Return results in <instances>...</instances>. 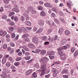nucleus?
<instances>
[{
    "label": "nucleus",
    "instance_id": "obj_1",
    "mask_svg": "<svg viewBox=\"0 0 78 78\" xmlns=\"http://www.w3.org/2000/svg\"><path fill=\"white\" fill-rule=\"evenodd\" d=\"M49 60V59L46 57H43L40 60V62H42L43 63L41 64V67L40 68L41 69H43L44 70H46L47 68H46V64H47L46 61H48Z\"/></svg>",
    "mask_w": 78,
    "mask_h": 78
},
{
    "label": "nucleus",
    "instance_id": "obj_2",
    "mask_svg": "<svg viewBox=\"0 0 78 78\" xmlns=\"http://www.w3.org/2000/svg\"><path fill=\"white\" fill-rule=\"evenodd\" d=\"M32 41L35 44H38L39 43V39L37 37H34L33 38Z\"/></svg>",
    "mask_w": 78,
    "mask_h": 78
},
{
    "label": "nucleus",
    "instance_id": "obj_3",
    "mask_svg": "<svg viewBox=\"0 0 78 78\" xmlns=\"http://www.w3.org/2000/svg\"><path fill=\"white\" fill-rule=\"evenodd\" d=\"M58 38V36L57 35H55L54 36L53 38H51L50 39V38L49 37V40L51 42H53V41H56L57 40V39Z\"/></svg>",
    "mask_w": 78,
    "mask_h": 78
},
{
    "label": "nucleus",
    "instance_id": "obj_4",
    "mask_svg": "<svg viewBox=\"0 0 78 78\" xmlns=\"http://www.w3.org/2000/svg\"><path fill=\"white\" fill-rule=\"evenodd\" d=\"M61 58V59L63 61H65L66 60V55L64 54H63L62 55L60 56Z\"/></svg>",
    "mask_w": 78,
    "mask_h": 78
},
{
    "label": "nucleus",
    "instance_id": "obj_5",
    "mask_svg": "<svg viewBox=\"0 0 78 78\" xmlns=\"http://www.w3.org/2000/svg\"><path fill=\"white\" fill-rule=\"evenodd\" d=\"M44 6H47L48 8H51L52 7V5L50 3H46L44 4Z\"/></svg>",
    "mask_w": 78,
    "mask_h": 78
},
{
    "label": "nucleus",
    "instance_id": "obj_6",
    "mask_svg": "<svg viewBox=\"0 0 78 78\" xmlns=\"http://www.w3.org/2000/svg\"><path fill=\"white\" fill-rule=\"evenodd\" d=\"M38 24L41 27H43L44 24V22L43 21H39L38 22Z\"/></svg>",
    "mask_w": 78,
    "mask_h": 78
},
{
    "label": "nucleus",
    "instance_id": "obj_7",
    "mask_svg": "<svg viewBox=\"0 0 78 78\" xmlns=\"http://www.w3.org/2000/svg\"><path fill=\"white\" fill-rule=\"evenodd\" d=\"M66 42H67V40L66 39H64L62 40L61 42V45H64V44H66Z\"/></svg>",
    "mask_w": 78,
    "mask_h": 78
},
{
    "label": "nucleus",
    "instance_id": "obj_8",
    "mask_svg": "<svg viewBox=\"0 0 78 78\" xmlns=\"http://www.w3.org/2000/svg\"><path fill=\"white\" fill-rule=\"evenodd\" d=\"M28 47L29 48H34L35 47L34 45L32 44H28Z\"/></svg>",
    "mask_w": 78,
    "mask_h": 78
},
{
    "label": "nucleus",
    "instance_id": "obj_9",
    "mask_svg": "<svg viewBox=\"0 0 78 78\" xmlns=\"http://www.w3.org/2000/svg\"><path fill=\"white\" fill-rule=\"evenodd\" d=\"M47 54L48 55H53L55 54V52L53 51H48Z\"/></svg>",
    "mask_w": 78,
    "mask_h": 78
},
{
    "label": "nucleus",
    "instance_id": "obj_10",
    "mask_svg": "<svg viewBox=\"0 0 78 78\" xmlns=\"http://www.w3.org/2000/svg\"><path fill=\"white\" fill-rule=\"evenodd\" d=\"M41 54L42 55H44L46 54V51L44 50H41Z\"/></svg>",
    "mask_w": 78,
    "mask_h": 78
},
{
    "label": "nucleus",
    "instance_id": "obj_11",
    "mask_svg": "<svg viewBox=\"0 0 78 78\" xmlns=\"http://www.w3.org/2000/svg\"><path fill=\"white\" fill-rule=\"evenodd\" d=\"M42 69L41 72L42 73H41L40 74V76H43L44 74H45V72L44 70H44L43 69Z\"/></svg>",
    "mask_w": 78,
    "mask_h": 78
},
{
    "label": "nucleus",
    "instance_id": "obj_12",
    "mask_svg": "<svg viewBox=\"0 0 78 78\" xmlns=\"http://www.w3.org/2000/svg\"><path fill=\"white\" fill-rule=\"evenodd\" d=\"M32 72V69H30L29 70L27 71V73H26V75H28L30 74Z\"/></svg>",
    "mask_w": 78,
    "mask_h": 78
},
{
    "label": "nucleus",
    "instance_id": "obj_13",
    "mask_svg": "<svg viewBox=\"0 0 78 78\" xmlns=\"http://www.w3.org/2000/svg\"><path fill=\"white\" fill-rule=\"evenodd\" d=\"M40 15L41 16L44 17L46 15V13L42 11L40 13Z\"/></svg>",
    "mask_w": 78,
    "mask_h": 78
},
{
    "label": "nucleus",
    "instance_id": "obj_14",
    "mask_svg": "<svg viewBox=\"0 0 78 78\" xmlns=\"http://www.w3.org/2000/svg\"><path fill=\"white\" fill-rule=\"evenodd\" d=\"M22 31L23 33H24L28 32V30H26V29H25L24 27L22 28Z\"/></svg>",
    "mask_w": 78,
    "mask_h": 78
},
{
    "label": "nucleus",
    "instance_id": "obj_15",
    "mask_svg": "<svg viewBox=\"0 0 78 78\" xmlns=\"http://www.w3.org/2000/svg\"><path fill=\"white\" fill-rule=\"evenodd\" d=\"M22 31L23 33H24L28 32V30H26V29H25L24 27L22 28Z\"/></svg>",
    "mask_w": 78,
    "mask_h": 78
},
{
    "label": "nucleus",
    "instance_id": "obj_16",
    "mask_svg": "<svg viewBox=\"0 0 78 78\" xmlns=\"http://www.w3.org/2000/svg\"><path fill=\"white\" fill-rule=\"evenodd\" d=\"M64 31V30L62 28H60L58 31V33L59 34H62V33L63 31Z\"/></svg>",
    "mask_w": 78,
    "mask_h": 78
},
{
    "label": "nucleus",
    "instance_id": "obj_17",
    "mask_svg": "<svg viewBox=\"0 0 78 78\" xmlns=\"http://www.w3.org/2000/svg\"><path fill=\"white\" fill-rule=\"evenodd\" d=\"M6 58L4 57L2 59V64H4L6 62Z\"/></svg>",
    "mask_w": 78,
    "mask_h": 78
},
{
    "label": "nucleus",
    "instance_id": "obj_18",
    "mask_svg": "<svg viewBox=\"0 0 78 78\" xmlns=\"http://www.w3.org/2000/svg\"><path fill=\"white\" fill-rule=\"evenodd\" d=\"M6 73L2 72V78H6Z\"/></svg>",
    "mask_w": 78,
    "mask_h": 78
},
{
    "label": "nucleus",
    "instance_id": "obj_19",
    "mask_svg": "<svg viewBox=\"0 0 78 78\" xmlns=\"http://www.w3.org/2000/svg\"><path fill=\"white\" fill-rule=\"evenodd\" d=\"M23 49H24V50H25V51H29V49L27 47L25 46H23Z\"/></svg>",
    "mask_w": 78,
    "mask_h": 78
},
{
    "label": "nucleus",
    "instance_id": "obj_20",
    "mask_svg": "<svg viewBox=\"0 0 78 78\" xmlns=\"http://www.w3.org/2000/svg\"><path fill=\"white\" fill-rule=\"evenodd\" d=\"M69 72V71L67 70L66 69H63L62 72V73H67Z\"/></svg>",
    "mask_w": 78,
    "mask_h": 78
},
{
    "label": "nucleus",
    "instance_id": "obj_21",
    "mask_svg": "<svg viewBox=\"0 0 78 78\" xmlns=\"http://www.w3.org/2000/svg\"><path fill=\"white\" fill-rule=\"evenodd\" d=\"M57 74H58V71H55L53 72V75L54 77H56L57 76Z\"/></svg>",
    "mask_w": 78,
    "mask_h": 78
},
{
    "label": "nucleus",
    "instance_id": "obj_22",
    "mask_svg": "<svg viewBox=\"0 0 78 78\" xmlns=\"http://www.w3.org/2000/svg\"><path fill=\"white\" fill-rule=\"evenodd\" d=\"M51 24H50V27H52L53 26H54V27H56V25L54 23V22H52L51 23Z\"/></svg>",
    "mask_w": 78,
    "mask_h": 78
},
{
    "label": "nucleus",
    "instance_id": "obj_23",
    "mask_svg": "<svg viewBox=\"0 0 78 78\" xmlns=\"http://www.w3.org/2000/svg\"><path fill=\"white\" fill-rule=\"evenodd\" d=\"M25 23L27 25H28L29 26H30L31 25V23L29 21H27L25 22Z\"/></svg>",
    "mask_w": 78,
    "mask_h": 78
},
{
    "label": "nucleus",
    "instance_id": "obj_24",
    "mask_svg": "<svg viewBox=\"0 0 78 78\" xmlns=\"http://www.w3.org/2000/svg\"><path fill=\"white\" fill-rule=\"evenodd\" d=\"M8 69L6 68H4L3 69V71H2V72H4L5 73H7V72L8 73H9V72H8Z\"/></svg>",
    "mask_w": 78,
    "mask_h": 78
},
{
    "label": "nucleus",
    "instance_id": "obj_25",
    "mask_svg": "<svg viewBox=\"0 0 78 78\" xmlns=\"http://www.w3.org/2000/svg\"><path fill=\"white\" fill-rule=\"evenodd\" d=\"M78 55V51H76L74 53V58H76Z\"/></svg>",
    "mask_w": 78,
    "mask_h": 78
},
{
    "label": "nucleus",
    "instance_id": "obj_26",
    "mask_svg": "<svg viewBox=\"0 0 78 78\" xmlns=\"http://www.w3.org/2000/svg\"><path fill=\"white\" fill-rule=\"evenodd\" d=\"M9 30L10 31H13L14 30V28L12 27H9Z\"/></svg>",
    "mask_w": 78,
    "mask_h": 78
},
{
    "label": "nucleus",
    "instance_id": "obj_27",
    "mask_svg": "<svg viewBox=\"0 0 78 78\" xmlns=\"http://www.w3.org/2000/svg\"><path fill=\"white\" fill-rule=\"evenodd\" d=\"M20 19L22 22H24V21L25 20V18L24 17L21 16L20 17Z\"/></svg>",
    "mask_w": 78,
    "mask_h": 78
},
{
    "label": "nucleus",
    "instance_id": "obj_28",
    "mask_svg": "<svg viewBox=\"0 0 78 78\" xmlns=\"http://www.w3.org/2000/svg\"><path fill=\"white\" fill-rule=\"evenodd\" d=\"M52 10L53 11L55 12L56 13H58V12L57 11V10L55 7H52Z\"/></svg>",
    "mask_w": 78,
    "mask_h": 78
},
{
    "label": "nucleus",
    "instance_id": "obj_29",
    "mask_svg": "<svg viewBox=\"0 0 78 78\" xmlns=\"http://www.w3.org/2000/svg\"><path fill=\"white\" fill-rule=\"evenodd\" d=\"M32 76H33V77H34V78H36L37 77V76L36 72H34L32 74Z\"/></svg>",
    "mask_w": 78,
    "mask_h": 78
},
{
    "label": "nucleus",
    "instance_id": "obj_30",
    "mask_svg": "<svg viewBox=\"0 0 78 78\" xmlns=\"http://www.w3.org/2000/svg\"><path fill=\"white\" fill-rule=\"evenodd\" d=\"M42 40L43 41H47V37L45 36L43 37L42 38Z\"/></svg>",
    "mask_w": 78,
    "mask_h": 78
},
{
    "label": "nucleus",
    "instance_id": "obj_31",
    "mask_svg": "<svg viewBox=\"0 0 78 78\" xmlns=\"http://www.w3.org/2000/svg\"><path fill=\"white\" fill-rule=\"evenodd\" d=\"M41 51V50L38 49H36L35 50V52L36 53H39Z\"/></svg>",
    "mask_w": 78,
    "mask_h": 78
},
{
    "label": "nucleus",
    "instance_id": "obj_32",
    "mask_svg": "<svg viewBox=\"0 0 78 78\" xmlns=\"http://www.w3.org/2000/svg\"><path fill=\"white\" fill-rule=\"evenodd\" d=\"M28 34H25L22 35V38H24L25 37H28Z\"/></svg>",
    "mask_w": 78,
    "mask_h": 78
},
{
    "label": "nucleus",
    "instance_id": "obj_33",
    "mask_svg": "<svg viewBox=\"0 0 78 78\" xmlns=\"http://www.w3.org/2000/svg\"><path fill=\"white\" fill-rule=\"evenodd\" d=\"M22 58L21 57H18L16 58L15 60L16 61H20V60L22 59Z\"/></svg>",
    "mask_w": 78,
    "mask_h": 78
},
{
    "label": "nucleus",
    "instance_id": "obj_34",
    "mask_svg": "<svg viewBox=\"0 0 78 78\" xmlns=\"http://www.w3.org/2000/svg\"><path fill=\"white\" fill-rule=\"evenodd\" d=\"M19 64H20V63L19 62H16L14 63V65L15 66H19Z\"/></svg>",
    "mask_w": 78,
    "mask_h": 78
},
{
    "label": "nucleus",
    "instance_id": "obj_35",
    "mask_svg": "<svg viewBox=\"0 0 78 78\" xmlns=\"http://www.w3.org/2000/svg\"><path fill=\"white\" fill-rule=\"evenodd\" d=\"M15 14V13H14V12H11L9 13V17H11L12 16H13V15H14Z\"/></svg>",
    "mask_w": 78,
    "mask_h": 78
},
{
    "label": "nucleus",
    "instance_id": "obj_36",
    "mask_svg": "<svg viewBox=\"0 0 78 78\" xmlns=\"http://www.w3.org/2000/svg\"><path fill=\"white\" fill-rule=\"evenodd\" d=\"M28 10L29 11H31L33 10V7H29L27 8Z\"/></svg>",
    "mask_w": 78,
    "mask_h": 78
},
{
    "label": "nucleus",
    "instance_id": "obj_37",
    "mask_svg": "<svg viewBox=\"0 0 78 78\" xmlns=\"http://www.w3.org/2000/svg\"><path fill=\"white\" fill-rule=\"evenodd\" d=\"M24 59L26 60H29L30 59V56H26L24 57Z\"/></svg>",
    "mask_w": 78,
    "mask_h": 78
},
{
    "label": "nucleus",
    "instance_id": "obj_38",
    "mask_svg": "<svg viewBox=\"0 0 78 78\" xmlns=\"http://www.w3.org/2000/svg\"><path fill=\"white\" fill-rule=\"evenodd\" d=\"M75 49L74 47H72L71 49V51L72 53H73L75 51Z\"/></svg>",
    "mask_w": 78,
    "mask_h": 78
},
{
    "label": "nucleus",
    "instance_id": "obj_39",
    "mask_svg": "<svg viewBox=\"0 0 78 78\" xmlns=\"http://www.w3.org/2000/svg\"><path fill=\"white\" fill-rule=\"evenodd\" d=\"M39 63H37L34 65V67L36 68H39Z\"/></svg>",
    "mask_w": 78,
    "mask_h": 78
},
{
    "label": "nucleus",
    "instance_id": "obj_40",
    "mask_svg": "<svg viewBox=\"0 0 78 78\" xmlns=\"http://www.w3.org/2000/svg\"><path fill=\"white\" fill-rule=\"evenodd\" d=\"M7 67H10L11 66V63L9 62H7L6 64Z\"/></svg>",
    "mask_w": 78,
    "mask_h": 78
},
{
    "label": "nucleus",
    "instance_id": "obj_41",
    "mask_svg": "<svg viewBox=\"0 0 78 78\" xmlns=\"http://www.w3.org/2000/svg\"><path fill=\"white\" fill-rule=\"evenodd\" d=\"M42 31V29H39L37 31V33H41Z\"/></svg>",
    "mask_w": 78,
    "mask_h": 78
},
{
    "label": "nucleus",
    "instance_id": "obj_42",
    "mask_svg": "<svg viewBox=\"0 0 78 78\" xmlns=\"http://www.w3.org/2000/svg\"><path fill=\"white\" fill-rule=\"evenodd\" d=\"M9 60L11 62H12L13 61V58H12L11 57H9L8 58Z\"/></svg>",
    "mask_w": 78,
    "mask_h": 78
},
{
    "label": "nucleus",
    "instance_id": "obj_43",
    "mask_svg": "<svg viewBox=\"0 0 78 78\" xmlns=\"http://www.w3.org/2000/svg\"><path fill=\"white\" fill-rule=\"evenodd\" d=\"M59 20L60 21H61L62 22H63V23H66V21L64 20V19L62 18H60Z\"/></svg>",
    "mask_w": 78,
    "mask_h": 78
},
{
    "label": "nucleus",
    "instance_id": "obj_44",
    "mask_svg": "<svg viewBox=\"0 0 78 78\" xmlns=\"http://www.w3.org/2000/svg\"><path fill=\"white\" fill-rule=\"evenodd\" d=\"M7 18V16L6 15H3L2 16V19H6Z\"/></svg>",
    "mask_w": 78,
    "mask_h": 78
},
{
    "label": "nucleus",
    "instance_id": "obj_45",
    "mask_svg": "<svg viewBox=\"0 0 78 78\" xmlns=\"http://www.w3.org/2000/svg\"><path fill=\"white\" fill-rule=\"evenodd\" d=\"M62 50L63 49H62V47H60L57 48L58 51H61V50Z\"/></svg>",
    "mask_w": 78,
    "mask_h": 78
},
{
    "label": "nucleus",
    "instance_id": "obj_46",
    "mask_svg": "<svg viewBox=\"0 0 78 78\" xmlns=\"http://www.w3.org/2000/svg\"><path fill=\"white\" fill-rule=\"evenodd\" d=\"M9 0H3L5 4H8L9 3Z\"/></svg>",
    "mask_w": 78,
    "mask_h": 78
},
{
    "label": "nucleus",
    "instance_id": "obj_47",
    "mask_svg": "<svg viewBox=\"0 0 78 78\" xmlns=\"http://www.w3.org/2000/svg\"><path fill=\"white\" fill-rule=\"evenodd\" d=\"M11 34L12 38H14L16 37V35L14 33H12Z\"/></svg>",
    "mask_w": 78,
    "mask_h": 78
},
{
    "label": "nucleus",
    "instance_id": "obj_48",
    "mask_svg": "<svg viewBox=\"0 0 78 78\" xmlns=\"http://www.w3.org/2000/svg\"><path fill=\"white\" fill-rule=\"evenodd\" d=\"M8 46H7V45L6 44H4L3 46V48H4V49H6V48H7Z\"/></svg>",
    "mask_w": 78,
    "mask_h": 78
},
{
    "label": "nucleus",
    "instance_id": "obj_49",
    "mask_svg": "<svg viewBox=\"0 0 78 78\" xmlns=\"http://www.w3.org/2000/svg\"><path fill=\"white\" fill-rule=\"evenodd\" d=\"M14 20L17 22L18 20V17L17 16H15L14 17Z\"/></svg>",
    "mask_w": 78,
    "mask_h": 78
},
{
    "label": "nucleus",
    "instance_id": "obj_50",
    "mask_svg": "<svg viewBox=\"0 0 78 78\" xmlns=\"http://www.w3.org/2000/svg\"><path fill=\"white\" fill-rule=\"evenodd\" d=\"M25 16L26 20H29V16H28V15H26Z\"/></svg>",
    "mask_w": 78,
    "mask_h": 78
},
{
    "label": "nucleus",
    "instance_id": "obj_51",
    "mask_svg": "<svg viewBox=\"0 0 78 78\" xmlns=\"http://www.w3.org/2000/svg\"><path fill=\"white\" fill-rule=\"evenodd\" d=\"M3 35V31L1 30L0 31V36H2Z\"/></svg>",
    "mask_w": 78,
    "mask_h": 78
},
{
    "label": "nucleus",
    "instance_id": "obj_52",
    "mask_svg": "<svg viewBox=\"0 0 78 78\" xmlns=\"http://www.w3.org/2000/svg\"><path fill=\"white\" fill-rule=\"evenodd\" d=\"M30 39L28 37H25L24 39L25 41H29Z\"/></svg>",
    "mask_w": 78,
    "mask_h": 78
},
{
    "label": "nucleus",
    "instance_id": "obj_53",
    "mask_svg": "<svg viewBox=\"0 0 78 78\" xmlns=\"http://www.w3.org/2000/svg\"><path fill=\"white\" fill-rule=\"evenodd\" d=\"M31 12L33 14H35V13L36 12V11H35L34 10H32Z\"/></svg>",
    "mask_w": 78,
    "mask_h": 78
},
{
    "label": "nucleus",
    "instance_id": "obj_54",
    "mask_svg": "<svg viewBox=\"0 0 78 78\" xmlns=\"http://www.w3.org/2000/svg\"><path fill=\"white\" fill-rule=\"evenodd\" d=\"M10 45L11 47H15V44H14L13 42L10 43Z\"/></svg>",
    "mask_w": 78,
    "mask_h": 78
},
{
    "label": "nucleus",
    "instance_id": "obj_55",
    "mask_svg": "<svg viewBox=\"0 0 78 78\" xmlns=\"http://www.w3.org/2000/svg\"><path fill=\"white\" fill-rule=\"evenodd\" d=\"M54 21L55 22V23L57 24H58V23H59V21L56 19H55L54 20Z\"/></svg>",
    "mask_w": 78,
    "mask_h": 78
},
{
    "label": "nucleus",
    "instance_id": "obj_56",
    "mask_svg": "<svg viewBox=\"0 0 78 78\" xmlns=\"http://www.w3.org/2000/svg\"><path fill=\"white\" fill-rule=\"evenodd\" d=\"M65 34L66 35H69V30H66L65 32Z\"/></svg>",
    "mask_w": 78,
    "mask_h": 78
},
{
    "label": "nucleus",
    "instance_id": "obj_57",
    "mask_svg": "<svg viewBox=\"0 0 78 78\" xmlns=\"http://www.w3.org/2000/svg\"><path fill=\"white\" fill-rule=\"evenodd\" d=\"M22 55V53L21 51L19 52L18 53V56H21Z\"/></svg>",
    "mask_w": 78,
    "mask_h": 78
},
{
    "label": "nucleus",
    "instance_id": "obj_58",
    "mask_svg": "<svg viewBox=\"0 0 78 78\" xmlns=\"http://www.w3.org/2000/svg\"><path fill=\"white\" fill-rule=\"evenodd\" d=\"M15 23L14 22H10V25L11 26H14V25Z\"/></svg>",
    "mask_w": 78,
    "mask_h": 78
},
{
    "label": "nucleus",
    "instance_id": "obj_59",
    "mask_svg": "<svg viewBox=\"0 0 78 78\" xmlns=\"http://www.w3.org/2000/svg\"><path fill=\"white\" fill-rule=\"evenodd\" d=\"M63 52L62 51H58V53L59 55H61V54H62Z\"/></svg>",
    "mask_w": 78,
    "mask_h": 78
},
{
    "label": "nucleus",
    "instance_id": "obj_60",
    "mask_svg": "<svg viewBox=\"0 0 78 78\" xmlns=\"http://www.w3.org/2000/svg\"><path fill=\"white\" fill-rule=\"evenodd\" d=\"M51 16L52 17H55L56 15H55V13H52L51 14Z\"/></svg>",
    "mask_w": 78,
    "mask_h": 78
},
{
    "label": "nucleus",
    "instance_id": "obj_61",
    "mask_svg": "<svg viewBox=\"0 0 78 78\" xmlns=\"http://www.w3.org/2000/svg\"><path fill=\"white\" fill-rule=\"evenodd\" d=\"M62 47V48L63 50V49L65 50V49H67V46H63Z\"/></svg>",
    "mask_w": 78,
    "mask_h": 78
},
{
    "label": "nucleus",
    "instance_id": "obj_62",
    "mask_svg": "<svg viewBox=\"0 0 78 78\" xmlns=\"http://www.w3.org/2000/svg\"><path fill=\"white\" fill-rule=\"evenodd\" d=\"M49 57L51 59H53L55 58V57L53 56H49Z\"/></svg>",
    "mask_w": 78,
    "mask_h": 78
},
{
    "label": "nucleus",
    "instance_id": "obj_63",
    "mask_svg": "<svg viewBox=\"0 0 78 78\" xmlns=\"http://www.w3.org/2000/svg\"><path fill=\"white\" fill-rule=\"evenodd\" d=\"M18 32H19V33H22V30H21V29H20V28H18Z\"/></svg>",
    "mask_w": 78,
    "mask_h": 78
},
{
    "label": "nucleus",
    "instance_id": "obj_64",
    "mask_svg": "<svg viewBox=\"0 0 78 78\" xmlns=\"http://www.w3.org/2000/svg\"><path fill=\"white\" fill-rule=\"evenodd\" d=\"M9 55H5L4 56V58H5V59H7V58H8L9 57Z\"/></svg>",
    "mask_w": 78,
    "mask_h": 78
}]
</instances>
